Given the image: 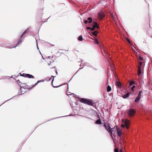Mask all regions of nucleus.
I'll return each mask as SVG.
<instances>
[{
    "instance_id": "obj_1",
    "label": "nucleus",
    "mask_w": 152,
    "mask_h": 152,
    "mask_svg": "<svg viewBox=\"0 0 152 152\" xmlns=\"http://www.w3.org/2000/svg\"><path fill=\"white\" fill-rule=\"evenodd\" d=\"M80 102L85 104H87L89 105L94 106V103L92 100L86 99L81 98L80 100Z\"/></svg>"
},
{
    "instance_id": "obj_2",
    "label": "nucleus",
    "mask_w": 152,
    "mask_h": 152,
    "mask_svg": "<svg viewBox=\"0 0 152 152\" xmlns=\"http://www.w3.org/2000/svg\"><path fill=\"white\" fill-rule=\"evenodd\" d=\"M104 125L106 130L110 133V135L112 137V132L113 130V129L111 127V124L108 123H105Z\"/></svg>"
},
{
    "instance_id": "obj_3",
    "label": "nucleus",
    "mask_w": 152,
    "mask_h": 152,
    "mask_svg": "<svg viewBox=\"0 0 152 152\" xmlns=\"http://www.w3.org/2000/svg\"><path fill=\"white\" fill-rule=\"evenodd\" d=\"M136 111L133 109H130L128 110L127 113L129 117H132L135 115Z\"/></svg>"
},
{
    "instance_id": "obj_4",
    "label": "nucleus",
    "mask_w": 152,
    "mask_h": 152,
    "mask_svg": "<svg viewBox=\"0 0 152 152\" xmlns=\"http://www.w3.org/2000/svg\"><path fill=\"white\" fill-rule=\"evenodd\" d=\"M98 18L99 19H102L105 16L104 13L102 12H99L98 15Z\"/></svg>"
},
{
    "instance_id": "obj_5",
    "label": "nucleus",
    "mask_w": 152,
    "mask_h": 152,
    "mask_svg": "<svg viewBox=\"0 0 152 152\" xmlns=\"http://www.w3.org/2000/svg\"><path fill=\"white\" fill-rule=\"evenodd\" d=\"M124 124L126 128L128 129L129 128V121L128 119H126L124 121Z\"/></svg>"
},
{
    "instance_id": "obj_6",
    "label": "nucleus",
    "mask_w": 152,
    "mask_h": 152,
    "mask_svg": "<svg viewBox=\"0 0 152 152\" xmlns=\"http://www.w3.org/2000/svg\"><path fill=\"white\" fill-rule=\"evenodd\" d=\"M117 132L118 134V135L119 137H120L122 135L121 131L120 130L119 128H118L117 129Z\"/></svg>"
},
{
    "instance_id": "obj_7",
    "label": "nucleus",
    "mask_w": 152,
    "mask_h": 152,
    "mask_svg": "<svg viewBox=\"0 0 152 152\" xmlns=\"http://www.w3.org/2000/svg\"><path fill=\"white\" fill-rule=\"evenodd\" d=\"M94 25L93 26L95 28H99V26L97 23L96 22H93Z\"/></svg>"
},
{
    "instance_id": "obj_8",
    "label": "nucleus",
    "mask_w": 152,
    "mask_h": 152,
    "mask_svg": "<svg viewBox=\"0 0 152 152\" xmlns=\"http://www.w3.org/2000/svg\"><path fill=\"white\" fill-rule=\"evenodd\" d=\"M40 82V81H38L37 82V83H35L34 85L33 86H32L30 87V86H27L26 87V88H27V89H28V90H30V89H31V88H32V87H34L35 85H37V84L38 83H39Z\"/></svg>"
},
{
    "instance_id": "obj_9",
    "label": "nucleus",
    "mask_w": 152,
    "mask_h": 152,
    "mask_svg": "<svg viewBox=\"0 0 152 152\" xmlns=\"http://www.w3.org/2000/svg\"><path fill=\"white\" fill-rule=\"evenodd\" d=\"M23 39V37H22V36H21L20 38L18 40V42L17 43V45L15 46L14 47H15L17 46L18 45H20V43H21L22 42V40Z\"/></svg>"
},
{
    "instance_id": "obj_10",
    "label": "nucleus",
    "mask_w": 152,
    "mask_h": 152,
    "mask_svg": "<svg viewBox=\"0 0 152 152\" xmlns=\"http://www.w3.org/2000/svg\"><path fill=\"white\" fill-rule=\"evenodd\" d=\"M26 77H28L29 78H34V77L31 75L28 74H26Z\"/></svg>"
},
{
    "instance_id": "obj_11",
    "label": "nucleus",
    "mask_w": 152,
    "mask_h": 152,
    "mask_svg": "<svg viewBox=\"0 0 152 152\" xmlns=\"http://www.w3.org/2000/svg\"><path fill=\"white\" fill-rule=\"evenodd\" d=\"M116 85L118 88H120L122 87V85L121 83L118 81H117L116 84Z\"/></svg>"
},
{
    "instance_id": "obj_12",
    "label": "nucleus",
    "mask_w": 152,
    "mask_h": 152,
    "mask_svg": "<svg viewBox=\"0 0 152 152\" xmlns=\"http://www.w3.org/2000/svg\"><path fill=\"white\" fill-rule=\"evenodd\" d=\"M54 80V78H53V79H52V85L53 86V87H54V88H57V87L60 86L59 85L57 86V85H56L55 84L53 83Z\"/></svg>"
},
{
    "instance_id": "obj_13",
    "label": "nucleus",
    "mask_w": 152,
    "mask_h": 152,
    "mask_svg": "<svg viewBox=\"0 0 152 152\" xmlns=\"http://www.w3.org/2000/svg\"><path fill=\"white\" fill-rule=\"evenodd\" d=\"M53 63H51L50 62V63H48V65H49L50 69L53 68L55 67L54 65H53Z\"/></svg>"
},
{
    "instance_id": "obj_14",
    "label": "nucleus",
    "mask_w": 152,
    "mask_h": 152,
    "mask_svg": "<svg viewBox=\"0 0 152 152\" xmlns=\"http://www.w3.org/2000/svg\"><path fill=\"white\" fill-rule=\"evenodd\" d=\"M96 123L97 124H102V122L101 121L100 118H99V119H98L96 122Z\"/></svg>"
},
{
    "instance_id": "obj_15",
    "label": "nucleus",
    "mask_w": 152,
    "mask_h": 152,
    "mask_svg": "<svg viewBox=\"0 0 152 152\" xmlns=\"http://www.w3.org/2000/svg\"><path fill=\"white\" fill-rule=\"evenodd\" d=\"M129 93H127L126 94H124L123 96L122 97L123 98L125 99L127 97H129Z\"/></svg>"
},
{
    "instance_id": "obj_16",
    "label": "nucleus",
    "mask_w": 152,
    "mask_h": 152,
    "mask_svg": "<svg viewBox=\"0 0 152 152\" xmlns=\"http://www.w3.org/2000/svg\"><path fill=\"white\" fill-rule=\"evenodd\" d=\"M138 75L139 76L141 73V68L140 67H138Z\"/></svg>"
},
{
    "instance_id": "obj_17",
    "label": "nucleus",
    "mask_w": 152,
    "mask_h": 152,
    "mask_svg": "<svg viewBox=\"0 0 152 152\" xmlns=\"http://www.w3.org/2000/svg\"><path fill=\"white\" fill-rule=\"evenodd\" d=\"M111 90V88L110 86H108L107 88V91L108 92L110 91Z\"/></svg>"
},
{
    "instance_id": "obj_18",
    "label": "nucleus",
    "mask_w": 152,
    "mask_h": 152,
    "mask_svg": "<svg viewBox=\"0 0 152 152\" xmlns=\"http://www.w3.org/2000/svg\"><path fill=\"white\" fill-rule=\"evenodd\" d=\"M87 20H88V22L89 23H91L92 22V18L91 17L88 18H87Z\"/></svg>"
},
{
    "instance_id": "obj_19",
    "label": "nucleus",
    "mask_w": 152,
    "mask_h": 152,
    "mask_svg": "<svg viewBox=\"0 0 152 152\" xmlns=\"http://www.w3.org/2000/svg\"><path fill=\"white\" fill-rule=\"evenodd\" d=\"M98 33V32L97 31H95L92 33V34L93 35L95 36H96Z\"/></svg>"
},
{
    "instance_id": "obj_20",
    "label": "nucleus",
    "mask_w": 152,
    "mask_h": 152,
    "mask_svg": "<svg viewBox=\"0 0 152 152\" xmlns=\"http://www.w3.org/2000/svg\"><path fill=\"white\" fill-rule=\"evenodd\" d=\"M142 93V91H139V94L138 95V96L137 97H139L141 99V94Z\"/></svg>"
},
{
    "instance_id": "obj_21",
    "label": "nucleus",
    "mask_w": 152,
    "mask_h": 152,
    "mask_svg": "<svg viewBox=\"0 0 152 152\" xmlns=\"http://www.w3.org/2000/svg\"><path fill=\"white\" fill-rule=\"evenodd\" d=\"M140 99V98L139 97H137L135 99V102H138Z\"/></svg>"
},
{
    "instance_id": "obj_22",
    "label": "nucleus",
    "mask_w": 152,
    "mask_h": 152,
    "mask_svg": "<svg viewBox=\"0 0 152 152\" xmlns=\"http://www.w3.org/2000/svg\"><path fill=\"white\" fill-rule=\"evenodd\" d=\"M78 40H80V41H82L83 40V37L82 35H81L78 38Z\"/></svg>"
},
{
    "instance_id": "obj_23",
    "label": "nucleus",
    "mask_w": 152,
    "mask_h": 152,
    "mask_svg": "<svg viewBox=\"0 0 152 152\" xmlns=\"http://www.w3.org/2000/svg\"><path fill=\"white\" fill-rule=\"evenodd\" d=\"M19 74H20V76H22V77H26V74H25V73H23V74L20 73Z\"/></svg>"
},
{
    "instance_id": "obj_24",
    "label": "nucleus",
    "mask_w": 152,
    "mask_h": 152,
    "mask_svg": "<svg viewBox=\"0 0 152 152\" xmlns=\"http://www.w3.org/2000/svg\"><path fill=\"white\" fill-rule=\"evenodd\" d=\"M94 39H94L95 42L97 44H98L99 43V41L98 40L96 39L95 38Z\"/></svg>"
},
{
    "instance_id": "obj_25",
    "label": "nucleus",
    "mask_w": 152,
    "mask_h": 152,
    "mask_svg": "<svg viewBox=\"0 0 152 152\" xmlns=\"http://www.w3.org/2000/svg\"><path fill=\"white\" fill-rule=\"evenodd\" d=\"M134 82L133 81H131L129 82V85L130 86H132V85L134 84Z\"/></svg>"
},
{
    "instance_id": "obj_26",
    "label": "nucleus",
    "mask_w": 152,
    "mask_h": 152,
    "mask_svg": "<svg viewBox=\"0 0 152 152\" xmlns=\"http://www.w3.org/2000/svg\"><path fill=\"white\" fill-rule=\"evenodd\" d=\"M28 32V30H26L25 31H24L23 33L22 36H22V37H23V36L25 35L27 32Z\"/></svg>"
},
{
    "instance_id": "obj_27",
    "label": "nucleus",
    "mask_w": 152,
    "mask_h": 152,
    "mask_svg": "<svg viewBox=\"0 0 152 152\" xmlns=\"http://www.w3.org/2000/svg\"><path fill=\"white\" fill-rule=\"evenodd\" d=\"M135 87V86H133L131 88V90L133 91H134V88Z\"/></svg>"
},
{
    "instance_id": "obj_28",
    "label": "nucleus",
    "mask_w": 152,
    "mask_h": 152,
    "mask_svg": "<svg viewBox=\"0 0 152 152\" xmlns=\"http://www.w3.org/2000/svg\"><path fill=\"white\" fill-rule=\"evenodd\" d=\"M115 152H118V148H116L114 150Z\"/></svg>"
},
{
    "instance_id": "obj_29",
    "label": "nucleus",
    "mask_w": 152,
    "mask_h": 152,
    "mask_svg": "<svg viewBox=\"0 0 152 152\" xmlns=\"http://www.w3.org/2000/svg\"><path fill=\"white\" fill-rule=\"evenodd\" d=\"M142 62H139V66L138 67H140L142 65Z\"/></svg>"
},
{
    "instance_id": "obj_30",
    "label": "nucleus",
    "mask_w": 152,
    "mask_h": 152,
    "mask_svg": "<svg viewBox=\"0 0 152 152\" xmlns=\"http://www.w3.org/2000/svg\"><path fill=\"white\" fill-rule=\"evenodd\" d=\"M88 22L87 20H85L84 21V23L86 24H87Z\"/></svg>"
},
{
    "instance_id": "obj_31",
    "label": "nucleus",
    "mask_w": 152,
    "mask_h": 152,
    "mask_svg": "<svg viewBox=\"0 0 152 152\" xmlns=\"http://www.w3.org/2000/svg\"><path fill=\"white\" fill-rule=\"evenodd\" d=\"M95 28L93 26V28H91V30L92 31H94L95 29Z\"/></svg>"
},
{
    "instance_id": "obj_32",
    "label": "nucleus",
    "mask_w": 152,
    "mask_h": 152,
    "mask_svg": "<svg viewBox=\"0 0 152 152\" xmlns=\"http://www.w3.org/2000/svg\"><path fill=\"white\" fill-rule=\"evenodd\" d=\"M139 59L140 60H142L143 59L142 58L141 56H139Z\"/></svg>"
},
{
    "instance_id": "obj_33",
    "label": "nucleus",
    "mask_w": 152,
    "mask_h": 152,
    "mask_svg": "<svg viewBox=\"0 0 152 152\" xmlns=\"http://www.w3.org/2000/svg\"><path fill=\"white\" fill-rule=\"evenodd\" d=\"M125 126V125H124V124H122L121 125V126L122 127H124Z\"/></svg>"
},
{
    "instance_id": "obj_34",
    "label": "nucleus",
    "mask_w": 152,
    "mask_h": 152,
    "mask_svg": "<svg viewBox=\"0 0 152 152\" xmlns=\"http://www.w3.org/2000/svg\"><path fill=\"white\" fill-rule=\"evenodd\" d=\"M86 28L87 29H91V28L90 27H87Z\"/></svg>"
},
{
    "instance_id": "obj_35",
    "label": "nucleus",
    "mask_w": 152,
    "mask_h": 152,
    "mask_svg": "<svg viewBox=\"0 0 152 152\" xmlns=\"http://www.w3.org/2000/svg\"><path fill=\"white\" fill-rule=\"evenodd\" d=\"M54 76H52L51 77H50V78L49 79V80H51L52 79L53 77H54Z\"/></svg>"
},
{
    "instance_id": "obj_36",
    "label": "nucleus",
    "mask_w": 152,
    "mask_h": 152,
    "mask_svg": "<svg viewBox=\"0 0 152 152\" xmlns=\"http://www.w3.org/2000/svg\"><path fill=\"white\" fill-rule=\"evenodd\" d=\"M127 41H128V42L129 43H130H130H131L130 41L129 40V39H127Z\"/></svg>"
},
{
    "instance_id": "obj_37",
    "label": "nucleus",
    "mask_w": 152,
    "mask_h": 152,
    "mask_svg": "<svg viewBox=\"0 0 152 152\" xmlns=\"http://www.w3.org/2000/svg\"><path fill=\"white\" fill-rule=\"evenodd\" d=\"M54 69H55V72H56V73H57V74H58V73H57V70L55 68Z\"/></svg>"
},
{
    "instance_id": "obj_38",
    "label": "nucleus",
    "mask_w": 152,
    "mask_h": 152,
    "mask_svg": "<svg viewBox=\"0 0 152 152\" xmlns=\"http://www.w3.org/2000/svg\"><path fill=\"white\" fill-rule=\"evenodd\" d=\"M17 82L18 83H20V81H19V80H18L17 81Z\"/></svg>"
},
{
    "instance_id": "obj_39",
    "label": "nucleus",
    "mask_w": 152,
    "mask_h": 152,
    "mask_svg": "<svg viewBox=\"0 0 152 152\" xmlns=\"http://www.w3.org/2000/svg\"><path fill=\"white\" fill-rule=\"evenodd\" d=\"M120 152H123V151H122V150L121 149Z\"/></svg>"
},
{
    "instance_id": "obj_40",
    "label": "nucleus",
    "mask_w": 152,
    "mask_h": 152,
    "mask_svg": "<svg viewBox=\"0 0 152 152\" xmlns=\"http://www.w3.org/2000/svg\"><path fill=\"white\" fill-rule=\"evenodd\" d=\"M22 87H21V90L22 89Z\"/></svg>"
},
{
    "instance_id": "obj_41",
    "label": "nucleus",
    "mask_w": 152,
    "mask_h": 152,
    "mask_svg": "<svg viewBox=\"0 0 152 152\" xmlns=\"http://www.w3.org/2000/svg\"><path fill=\"white\" fill-rule=\"evenodd\" d=\"M103 50H104V52H105V50L104 49H103Z\"/></svg>"
},
{
    "instance_id": "obj_42",
    "label": "nucleus",
    "mask_w": 152,
    "mask_h": 152,
    "mask_svg": "<svg viewBox=\"0 0 152 152\" xmlns=\"http://www.w3.org/2000/svg\"><path fill=\"white\" fill-rule=\"evenodd\" d=\"M23 84H25V83H23Z\"/></svg>"
},
{
    "instance_id": "obj_43",
    "label": "nucleus",
    "mask_w": 152,
    "mask_h": 152,
    "mask_svg": "<svg viewBox=\"0 0 152 152\" xmlns=\"http://www.w3.org/2000/svg\"><path fill=\"white\" fill-rule=\"evenodd\" d=\"M115 127L113 128V129H114Z\"/></svg>"
}]
</instances>
